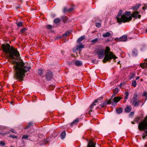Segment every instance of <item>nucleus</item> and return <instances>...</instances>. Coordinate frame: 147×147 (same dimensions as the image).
I'll return each mask as SVG.
<instances>
[{
    "mask_svg": "<svg viewBox=\"0 0 147 147\" xmlns=\"http://www.w3.org/2000/svg\"><path fill=\"white\" fill-rule=\"evenodd\" d=\"M1 47L4 53L8 54L7 58L13 60L11 62L13 65L14 79L22 82L25 76V73L30 70V67L25 65L22 60L20 59V54L17 49L11 47L8 43L3 44Z\"/></svg>",
    "mask_w": 147,
    "mask_h": 147,
    "instance_id": "obj_1",
    "label": "nucleus"
},
{
    "mask_svg": "<svg viewBox=\"0 0 147 147\" xmlns=\"http://www.w3.org/2000/svg\"><path fill=\"white\" fill-rule=\"evenodd\" d=\"M122 12V10H120L116 17L117 21L118 23H120L122 22L125 23L126 22H128L131 20V17L129 16L131 14L130 12L125 11L123 14L121 15Z\"/></svg>",
    "mask_w": 147,
    "mask_h": 147,
    "instance_id": "obj_2",
    "label": "nucleus"
},
{
    "mask_svg": "<svg viewBox=\"0 0 147 147\" xmlns=\"http://www.w3.org/2000/svg\"><path fill=\"white\" fill-rule=\"evenodd\" d=\"M138 128L139 130L141 131L146 129V130L145 131V133L143 134L142 136L143 139H146L147 136V116L139 123Z\"/></svg>",
    "mask_w": 147,
    "mask_h": 147,
    "instance_id": "obj_3",
    "label": "nucleus"
},
{
    "mask_svg": "<svg viewBox=\"0 0 147 147\" xmlns=\"http://www.w3.org/2000/svg\"><path fill=\"white\" fill-rule=\"evenodd\" d=\"M110 50V48L109 47H107L106 48L105 57L102 61L104 63H105L107 61L112 59H115L117 58V57L113 54L112 52H109Z\"/></svg>",
    "mask_w": 147,
    "mask_h": 147,
    "instance_id": "obj_4",
    "label": "nucleus"
},
{
    "mask_svg": "<svg viewBox=\"0 0 147 147\" xmlns=\"http://www.w3.org/2000/svg\"><path fill=\"white\" fill-rule=\"evenodd\" d=\"M138 94L137 92L134 93L133 96L132 98L131 101V103L134 107H138L140 105L141 102H142V101L141 100L137 98L138 96Z\"/></svg>",
    "mask_w": 147,
    "mask_h": 147,
    "instance_id": "obj_5",
    "label": "nucleus"
},
{
    "mask_svg": "<svg viewBox=\"0 0 147 147\" xmlns=\"http://www.w3.org/2000/svg\"><path fill=\"white\" fill-rule=\"evenodd\" d=\"M105 52V49L102 48L98 50L96 52L97 54L98 57V58L102 59L104 57Z\"/></svg>",
    "mask_w": 147,
    "mask_h": 147,
    "instance_id": "obj_6",
    "label": "nucleus"
},
{
    "mask_svg": "<svg viewBox=\"0 0 147 147\" xmlns=\"http://www.w3.org/2000/svg\"><path fill=\"white\" fill-rule=\"evenodd\" d=\"M88 142V144L87 147H96V143L94 142L93 139H91L90 141L87 140Z\"/></svg>",
    "mask_w": 147,
    "mask_h": 147,
    "instance_id": "obj_7",
    "label": "nucleus"
},
{
    "mask_svg": "<svg viewBox=\"0 0 147 147\" xmlns=\"http://www.w3.org/2000/svg\"><path fill=\"white\" fill-rule=\"evenodd\" d=\"M138 14H139V12L138 11H136L133 13L131 16L133 17H134L136 19L137 18H140L141 17V15H138Z\"/></svg>",
    "mask_w": 147,
    "mask_h": 147,
    "instance_id": "obj_8",
    "label": "nucleus"
},
{
    "mask_svg": "<svg viewBox=\"0 0 147 147\" xmlns=\"http://www.w3.org/2000/svg\"><path fill=\"white\" fill-rule=\"evenodd\" d=\"M52 76L53 74L51 71H47L46 75V77L47 80H50L52 78Z\"/></svg>",
    "mask_w": 147,
    "mask_h": 147,
    "instance_id": "obj_9",
    "label": "nucleus"
},
{
    "mask_svg": "<svg viewBox=\"0 0 147 147\" xmlns=\"http://www.w3.org/2000/svg\"><path fill=\"white\" fill-rule=\"evenodd\" d=\"M127 39V36L125 35L121 37L118 39V41H125Z\"/></svg>",
    "mask_w": 147,
    "mask_h": 147,
    "instance_id": "obj_10",
    "label": "nucleus"
},
{
    "mask_svg": "<svg viewBox=\"0 0 147 147\" xmlns=\"http://www.w3.org/2000/svg\"><path fill=\"white\" fill-rule=\"evenodd\" d=\"M121 98L119 97H116L114 98L113 100L112 101L111 103L112 105H113V104L114 102H118L120 100H121Z\"/></svg>",
    "mask_w": 147,
    "mask_h": 147,
    "instance_id": "obj_11",
    "label": "nucleus"
},
{
    "mask_svg": "<svg viewBox=\"0 0 147 147\" xmlns=\"http://www.w3.org/2000/svg\"><path fill=\"white\" fill-rule=\"evenodd\" d=\"M145 62L144 63H141L140 66L143 68L144 69L145 68H147V59L145 60Z\"/></svg>",
    "mask_w": 147,
    "mask_h": 147,
    "instance_id": "obj_12",
    "label": "nucleus"
},
{
    "mask_svg": "<svg viewBox=\"0 0 147 147\" xmlns=\"http://www.w3.org/2000/svg\"><path fill=\"white\" fill-rule=\"evenodd\" d=\"M79 121V119L78 118L74 120L73 122L70 123V125L71 126H72L73 125H76L78 123V122Z\"/></svg>",
    "mask_w": 147,
    "mask_h": 147,
    "instance_id": "obj_13",
    "label": "nucleus"
},
{
    "mask_svg": "<svg viewBox=\"0 0 147 147\" xmlns=\"http://www.w3.org/2000/svg\"><path fill=\"white\" fill-rule=\"evenodd\" d=\"M75 65L78 66H81L82 65V63L80 61H76L74 63Z\"/></svg>",
    "mask_w": 147,
    "mask_h": 147,
    "instance_id": "obj_14",
    "label": "nucleus"
},
{
    "mask_svg": "<svg viewBox=\"0 0 147 147\" xmlns=\"http://www.w3.org/2000/svg\"><path fill=\"white\" fill-rule=\"evenodd\" d=\"M111 34L109 32H107L103 34L102 35L103 37L104 38L107 37L111 36Z\"/></svg>",
    "mask_w": 147,
    "mask_h": 147,
    "instance_id": "obj_15",
    "label": "nucleus"
},
{
    "mask_svg": "<svg viewBox=\"0 0 147 147\" xmlns=\"http://www.w3.org/2000/svg\"><path fill=\"white\" fill-rule=\"evenodd\" d=\"M95 106L94 105H93V104H92L91 105L89 108L88 109V114L90 115V112L92 111V109L94 107V106Z\"/></svg>",
    "mask_w": 147,
    "mask_h": 147,
    "instance_id": "obj_16",
    "label": "nucleus"
},
{
    "mask_svg": "<svg viewBox=\"0 0 147 147\" xmlns=\"http://www.w3.org/2000/svg\"><path fill=\"white\" fill-rule=\"evenodd\" d=\"M85 35H83L79 38L77 40V42L78 43H80L85 38Z\"/></svg>",
    "mask_w": 147,
    "mask_h": 147,
    "instance_id": "obj_17",
    "label": "nucleus"
},
{
    "mask_svg": "<svg viewBox=\"0 0 147 147\" xmlns=\"http://www.w3.org/2000/svg\"><path fill=\"white\" fill-rule=\"evenodd\" d=\"M65 136L66 132L65 131H64L61 134V138L62 139H63L65 138Z\"/></svg>",
    "mask_w": 147,
    "mask_h": 147,
    "instance_id": "obj_18",
    "label": "nucleus"
},
{
    "mask_svg": "<svg viewBox=\"0 0 147 147\" xmlns=\"http://www.w3.org/2000/svg\"><path fill=\"white\" fill-rule=\"evenodd\" d=\"M116 112L118 114L121 113L123 111V109L119 107L116 109Z\"/></svg>",
    "mask_w": 147,
    "mask_h": 147,
    "instance_id": "obj_19",
    "label": "nucleus"
},
{
    "mask_svg": "<svg viewBox=\"0 0 147 147\" xmlns=\"http://www.w3.org/2000/svg\"><path fill=\"white\" fill-rule=\"evenodd\" d=\"M131 107H126L125 109V112L126 113H129L131 111Z\"/></svg>",
    "mask_w": 147,
    "mask_h": 147,
    "instance_id": "obj_20",
    "label": "nucleus"
},
{
    "mask_svg": "<svg viewBox=\"0 0 147 147\" xmlns=\"http://www.w3.org/2000/svg\"><path fill=\"white\" fill-rule=\"evenodd\" d=\"M99 40L98 38H96L91 40L90 42L93 44H95Z\"/></svg>",
    "mask_w": 147,
    "mask_h": 147,
    "instance_id": "obj_21",
    "label": "nucleus"
},
{
    "mask_svg": "<svg viewBox=\"0 0 147 147\" xmlns=\"http://www.w3.org/2000/svg\"><path fill=\"white\" fill-rule=\"evenodd\" d=\"M125 96L124 98V100L126 101L128 98L129 95V93L127 92H126L125 93Z\"/></svg>",
    "mask_w": 147,
    "mask_h": 147,
    "instance_id": "obj_22",
    "label": "nucleus"
},
{
    "mask_svg": "<svg viewBox=\"0 0 147 147\" xmlns=\"http://www.w3.org/2000/svg\"><path fill=\"white\" fill-rule=\"evenodd\" d=\"M139 5H136L135 6L133 7V9L134 10H136L138 9L140 7Z\"/></svg>",
    "mask_w": 147,
    "mask_h": 147,
    "instance_id": "obj_23",
    "label": "nucleus"
},
{
    "mask_svg": "<svg viewBox=\"0 0 147 147\" xmlns=\"http://www.w3.org/2000/svg\"><path fill=\"white\" fill-rule=\"evenodd\" d=\"M84 45L81 44L80 45L77 46L76 47V49L78 50L80 49H81L84 47Z\"/></svg>",
    "mask_w": 147,
    "mask_h": 147,
    "instance_id": "obj_24",
    "label": "nucleus"
},
{
    "mask_svg": "<svg viewBox=\"0 0 147 147\" xmlns=\"http://www.w3.org/2000/svg\"><path fill=\"white\" fill-rule=\"evenodd\" d=\"M107 105V104L105 101L102 103L100 105H99V107H100L101 108H102L104 107Z\"/></svg>",
    "mask_w": 147,
    "mask_h": 147,
    "instance_id": "obj_25",
    "label": "nucleus"
},
{
    "mask_svg": "<svg viewBox=\"0 0 147 147\" xmlns=\"http://www.w3.org/2000/svg\"><path fill=\"white\" fill-rule=\"evenodd\" d=\"M33 123L32 122L29 123L28 124V126L25 127V129H28L30 127L33 125Z\"/></svg>",
    "mask_w": 147,
    "mask_h": 147,
    "instance_id": "obj_26",
    "label": "nucleus"
},
{
    "mask_svg": "<svg viewBox=\"0 0 147 147\" xmlns=\"http://www.w3.org/2000/svg\"><path fill=\"white\" fill-rule=\"evenodd\" d=\"M60 22V20L58 18L55 19L54 20V22L56 24L59 23Z\"/></svg>",
    "mask_w": 147,
    "mask_h": 147,
    "instance_id": "obj_27",
    "label": "nucleus"
},
{
    "mask_svg": "<svg viewBox=\"0 0 147 147\" xmlns=\"http://www.w3.org/2000/svg\"><path fill=\"white\" fill-rule=\"evenodd\" d=\"M43 71L41 69H39L38 70V74L40 75H41L43 74Z\"/></svg>",
    "mask_w": 147,
    "mask_h": 147,
    "instance_id": "obj_28",
    "label": "nucleus"
},
{
    "mask_svg": "<svg viewBox=\"0 0 147 147\" xmlns=\"http://www.w3.org/2000/svg\"><path fill=\"white\" fill-rule=\"evenodd\" d=\"M17 26L18 27L22 26H23V24L22 22H19L17 23Z\"/></svg>",
    "mask_w": 147,
    "mask_h": 147,
    "instance_id": "obj_29",
    "label": "nucleus"
},
{
    "mask_svg": "<svg viewBox=\"0 0 147 147\" xmlns=\"http://www.w3.org/2000/svg\"><path fill=\"white\" fill-rule=\"evenodd\" d=\"M101 20L100 21V22H96V26L97 28H99L101 26Z\"/></svg>",
    "mask_w": 147,
    "mask_h": 147,
    "instance_id": "obj_30",
    "label": "nucleus"
},
{
    "mask_svg": "<svg viewBox=\"0 0 147 147\" xmlns=\"http://www.w3.org/2000/svg\"><path fill=\"white\" fill-rule=\"evenodd\" d=\"M141 118V117H136L135 119V120L137 122H138L140 120Z\"/></svg>",
    "mask_w": 147,
    "mask_h": 147,
    "instance_id": "obj_31",
    "label": "nucleus"
},
{
    "mask_svg": "<svg viewBox=\"0 0 147 147\" xmlns=\"http://www.w3.org/2000/svg\"><path fill=\"white\" fill-rule=\"evenodd\" d=\"M132 85L135 87L136 85V80H133L132 82Z\"/></svg>",
    "mask_w": 147,
    "mask_h": 147,
    "instance_id": "obj_32",
    "label": "nucleus"
},
{
    "mask_svg": "<svg viewBox=\"0 0 147 147\" xmlns=\"http://www.w3.org/2000/svg\"><path fill=\"white\" fill-rule=\"evenodd\" d=\"M70 33V32L67 31L63 35V37L67 36Z\"/></svg>",
    "mask_w": 147,
    "mask_h": 147,
    "instance_id": "obj_33",
    "label": "nucleus"
},
{
    "mask_svg": "<svg viewBox=\"0 0 147 147\" xmlns=\"http://www.w3.org/2000/svg\"><path fill=\"white\" fill-rule=\"evenodd\" d=\"M118 92V89L117 88H115V89H113V92L115 94H117Z\"/></svg>",
    "mask_w": 147,
    "mask_h": 147,
    "instance_id": "obj_34",
    "label": "nucleus"
},
{
    "mask_svg": "<svg viewBox=\"0 0 147 147\" xmlns=\"http://www.w3.org/2000/svg\"><path fill=\"white\" fill-rule=\"evenodd\" d=\"M29 137V136L27 135H24L22 138L23 139H28V138Z\"/></svg>",
    "mask_w": 147,
    "mask_h": 147,
    "instance_id": "obj_35",
    "label": "nucleus"
},
{
    "mask_svg": "<svg viewBox=\"0 0 147 147\" xmlns=\"http://www.w3.org/2000/svg\"><path fill=\"white\" fill-rule=\"evenodd\" d=\"M132 54L133 55H136L137 53V51L136 49H134L132 52Z\"/></svg>",
    "mask_w": 147,
    "mask_h": 147,
    "instance_id": "obj_36",
    "label": "nucleus"
},
{
    "mask_svg": "<svg viewBox=\"0 0 147 147\" xmlns=\"http://www.w3.org/2000/svg\"><path fill=\"white\" fill-rule=\"evenodd\" d=\"M5 145V143L1 141H0V145L2 146H4Z\"/></svg>",
    "mask_w": 147,
    "mask_h": 147,
    "instance_id": "obj_37",
    "label": "nucleus"
},
{
    "mask_svg": "<svg viewBox=\"0 0 147 147\" xmlns=\"http://www.w3.org/2000/svg\"><path fill=\"white\" fill-rule=\"evenodd\" d=\"M26 30L27 29L26 28H24L23 29L21 30L20 32L21 33H24Z\"/></svg>",
    "mask_w": 147,
    "mask_h": 147,
    "instance_id": "obj_38",
    "label": "nucleus"
},
{
    "mask_svg": "<svg viewBox=\"0 0 147 147\" xmlns=\"http://www.w3.org/2000/svg\"><path fill=\"white\" fill-rule=\"evenodd\" d=\"M74 7H72L68 9V12H70L72 11H73L74 10Z\"/></svg>",
    "mask_w": 147,
    "mask_h": 147,
    "instance_id": "obj_39",
    "label": "nucleus"
},
{
    "mask_svg": "<svg viewBox=\"0 0 147 147\" xmlns=\"http://www.w3.org/2000/svg\"><path fill=\"white\" fill-rule=\"evenodd\" d=\"M63 11L64 13H65L67 12H68V9H67L66 7H65L63 9Z\"/></svg>",
    "mask_w": 147,
    "mask_h": 147,
    "instance_id": "obj_40",
    "label": "nucleus"
},
{
    "mask_svg": "<svg viewBox=\"0 0 147 147\" xmlns=\"http://www.w3.org/2000/svg\"><path fill=\"white\" fill-rule=\"evenodd\" d=\"M55 87V86L54 85H50L49 87V89L51 90H52L54 89V88Z\"/></svg>",
    "mask_w": 147,
    "mask_h": 147,
    "instance_id": "obj_41",
    "label": "nucleus"
},
{
    "mask_svg": "<svg viewBox=\"0 0 147 147\" xmlns=\"http://www.w3.org/2000/svg\"><path fill=\"white\" fill-rule=\"evenodd\" d=\"M98 99H95V100H94V102H93V103H92L93 105H96V104H96V103H97V102H98Z\"/></svg>",
    "mask_w": 147,
    "mask_h": 147,
    "instance_id": "obj_42",
    "label": "nucleus"
},
{
    "mask_svg": "<svg viewBox=\"0 0 147 147\" xmlns=\"http://www.w3.org/2000/svg\"><path fill=\"white\" fill-rule=\"evenodd\" d=\"M105 102L106 103L107 105V104H110L111 103V100H109L108 101H106Z\"/></svg>",
    "mask_w": 147,
    "mask_h": 147,
    "instance_id": "obj_43",
    "label": "nucleus"
},
{
    "mask_svg": "<svg viewBox=\"0 0 147 147\" xmlns=\"http://www.w3.org/2000/svg\"><path fill=\"white\" fill-rule=\"evenodd\" d=\"M135 76V75L134 74H131L130 76V79H131Z\"/></svg>",
    "mask_w": 147,
    "mask_h": 147,
    "instance_id": "obj_44",
    "label": "nucleus"
},
{
    "mask_svg": "<svg viewBox=\"0 0 147 147\" xmlns=\"http://www.w3.org/2000/svg\"><path fill=\"white\" fill-rule=\"evenodd\" d=\"M47 28L48 29H51L52 28V26L50 25H48L47 26Z\"/></svg>",
    "mask_w": 147,
    "mask_h": 147,
    "instance_id": "obj_45",
    "label": "nucleus"
},
{
    "mask_svg": "<svg viewBox=\"0 0 147 147\" xmlns=\"http://www.w3.org/2000/svg\"><path fill=\"white\" fill-rule=\"evenodd\" d=\"M10 137L12 138H17V136L15 135H10L9 136Z\"/></svg>",
    "mask_w": 147,
    "mask_h": 147,
    "instance_id": "obj_46",
    "label": "nucleus"
},
{
    "mask_svg": "<svg viewBox=\"0 0 147 147\" xmlns=\"http://www.w3.org/2000/svg\"><path fill=\"white\" fill-rule=\"evenodd\" d=\"M134 112L133 111H132L130 113L129 116H132L134 114Z\"/></svg>",
    "mask_w": 147,
    "mask_h": 147,
    "instance_id": "obj_47",
    "label": "nucleus"
},
{
    "mask_svg": "<svg viewBox=\"0 0 147 147\" xmlns=\"http://www.w3.org/2000/svg\"><path fill=\"white\" fill-rule=\"evenodd\" d=\"M147 95V93L146 92L144 93L143 94L144 96H146Z\"/></svg>",
    "mask_w": 147,
    "mask_h": 147,
    "instance_id": "obj_48",
    "label": "nucleus"
},
{
    "mask_svg": "<svg viewBox=\"0 0 147 147\" xmlns=\"http://www.w3.org/2000/svg\"><path fill=\"white\" fill-rule=\"evenodd\" d=\"M11 131L13 133H16V132L14 131V130L12 129L11 130Z\"/></svg>",
    "mask_w": 147,
    "mask_h": 147,
    "instance_id": "obj_49",
    "label": "nucleus"
},
{
    "mask_svg": "<svg viewBox=\"0 0 147 147\" xmlns=\"http://www.w3.org/2000/svg\"><path fill=\"white\" fill-rule=\"evenodd\" d=\"M136 78V80H137L138 79H139V77H137Z\"/></svg>",
    "mask_w": 147,
    "mask_h": 147,
    "instance_id": "obj_50",
    "label": "nucleus"
},
{
    "mask_svg": "<svg viewBox=\"0 0 147 147\" xmlns=\"http://www.w3.org/2000/svg\"><path fill=\"white\" fill-rule=\"evenodd\" d=\"M131 123L133 124H135V123L134 122H133V121H132Z\"/></svg>",
    "mask_w": 147,
    "mask_h": 147,
    "instance_id": "obj_51",
    "label": "nucleus"
},
{
    "mask_svg": "<svg viewBox=\"0 0 147 147\" xmlns=\"http://www.w3.org/2000/svg\"><path fill=\"white\" fill-rule=\"evenodd\" d=\"M145 9V7H143L142 8V9L143 10H144Z\"/></svg>",
    "mask_w": 147,
    "mask_h": 147,
    "instance_id": "obj_52",
    "label": "nucleus"
},
{
    "mask_svg": "<svg viewBox=\"0 0 147 147\" xmlns=\"http://www.w3.org/2000/svg\"><path fill=\"white\" fill-rule=\"evenodd\" d=\"M115 94H113V95H112V96H115Z\"/></svg>",
    "mask_w": 147,
    "mask_h": 147,
    "instance_id": "obj_53",
    "label": "nucleus"
},
{
    "mask_svg": "<svg viewBox=\"0 0 147 147\" xmlns=\"http://www.w3.org/2000/svg\"><path fill=\"white\" fill-rule=\"evenodd\" d=\"M146 32H147V29L146 30Z\"/></svg>",
    "mask_w": 147,
    "mask_h": 147,
    "instance_id": "obj_54",
    "label": "nucleus"
},
{
    "mask_svg": "<svg viewBox=\"0 0 147 147\" xmlns=\"http://www.w3.org/2000/svg\"><path fill=\"white\" fill-rule=\"evenodd\" d=\"M143 104H144V103H143V104H142V105H141V107H142V106L143 105Z\"/></svg>",
    "mask_w": 147,
    "mask_h": 147,
    "instance_id": "obj_55",
    "label": "nucleus"
},
{
    "mask_svg": "<svg viewBox=\"0 0 147 147\" xmlns=\"http://www.w3.org/2000/svg\"><path fill=\"white\" fill-rule=\"evenodd\" d=\"M13 147V146H11V147Z\"/></svg>",
    "mask_w": 147,
    "mask_h": 147,
    "instance_id": "obj_56",
    "label": "nucleus"
},
{
    "mask_svg": "<svg viewBox=\"0 0 147 147\" xmlns=\"http://www.w3.org/2000/svg\"><path fill=\"white\" fill-rule=\"evenodd\" d=\"M101 98H103V97H101Z\"/></svg>",
    "mask_w": 147,
    "mask_h": 147,
    "instance_id": "obj_57",
    "label": "nucleus"
},
{
    "mask_svg": "<svg viewBox=\"0 0 147 147\" xmlns=\"http://www.w3.org/2000/svg\"><path fill=\"white\" fill-rule=\"evenodd\" d=\"M146 7L147 8V5H146Z\"/></svg>",
    "mask_w": 147,
    "mask_h": 147,
    "instance_id": "obj_58",
    "label": "nucleus"
}]
</instances>
